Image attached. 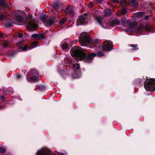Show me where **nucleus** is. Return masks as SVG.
Returning <instances> with one entry per match:
<instances>
[{
  "label": "nucleus",
  "mask_w": 155,
  "mask_h": 155,
  "mask_svg": "<svg viewBox=\"0 0 155 155\" xmlns=\"http://www.w3.org/2000/svg\"><path fill=\"white\" fill-rule=\"evenodd\" d=\"M71 54L73 56L78 58L80 60L84 59L86 62H89L94 57L96 54L92 53L86 57V54L83 51L82 48L79 46H76L73 47L71 50Z\"/></svg>",
  "instance_id": "f257e3e1"
},
{
  "label": "nucleus",
  "mask_w": 155,
  "mask_h": 155,
  "mask_svg": "<svg viewBox=\"0 0 155 155\" xmlns=\"http://www.w3.org/2000/svg\"><path fill=\"white\" fill-rule=\"evenodd\" d=\"M79 41L82 46H87L88 44L91 42V40L89 35L86 33H83L81 34Z\"/></svg>",
  "instance_id": "f03ea898"
},
{
  "label": "nucleus",
  "mask_w": 155,
  "mask_h": 155,
  "mask_svg": "<svg viewBox=\"0 0 155 155\" xmlns=\"http://www.w3.org/2000/svg\"><path fill=\"white\" fill-rule=\"evenodd\" d=\"M144 86L146 90L149 91H155V79L151 78L145 81Z\"/></svg>",
  "instance_id": "7ed1b4c3"
},
{
  "label": "nucleus",
  "mask_w": 155,
  "mask_h": 155,
  "mask_svg": "<svg viewBox=\"0 0 155 155\" xmlns=\"http://www.w3.org/2000/svg\"><path fill=\"white\" fill-rule=\"evenodd\" d=\"M26 26L27 28L31 31L35 30L38 27L36 22H35L32 17L30 16L27 17Z\"/></svg>",
  "instance_id": "20e7f679"
},
{
  "label": "nucleus",
  "mask_w": 155,
  "mask_h": 155,
  "mask_svg": "<svg viewBox=\"0 0 155 155\" xmlns=\"http://www.w3.org/2000/svg\"><path fill=\"white\" fill-rule=\"evenodd\" d=\"M32 76L29 78L28 76L27 77L28 81L29 82H32L38 81L40 80V78L37 71L35 69H33L31 70V72Z\"/></svg>",
  "instance_id": "39448f33"
},
{
  "label": "nucleus",
  "mask_w": 155,
  "mask_h": 155,
  "mask_svg": "<svg viewBox=\"0 0 155 155\" xmlns=\"http://www.w3.org/2000/svg\"><path fill=\"white\" fill-rule=\"evenodd\" d=\"M89 19V14L87 13H85L84 15L80 17L79 19L77 21V25L78 26L85 24L88 22Z\"/></svg>",
  "instance_id": "423d86ee"
},
{
  "label": "nucleus",
  "mask_w": 155,
  "mask_h": 155,
  "mask_svg": "<svg viewBox=\"0 0 155 155\" xmlns=\"http://www.w3.org/2000/svg\"><path fill=\"white\" fill-rule=\"evenodd\" d=\"M103 44V49L106 51L111 50L113 46L112 42L110 41H106L104 42Z\"/></svg>",
  "instance_id": "0eeeda50"
},
{
  "label": "nucleus",
  "mask_w": 155,
  "mask_h": 155,
  "mask_svg": "<svg viewBox=\"0 0 155 155\" xmlns=\"http://www.w3.org/2000/svg\"><path fill=\"white\" fill-rule=\"evenodd\" d=\"M73 68L74 69V72H75V74L73 77L75 78L78 77V76L80 74V66L78 63H76L73 64Z\"/></svg>",
  "instance_id": "6e6552de"
},
{
  "label": "nucleus",
  "mask_w": 155,
  "mask_h": 155,
  "mask_svg": "<svg viewBox=\"0 0 155 155\" xmlns=\"http://www.w3.org/2000/svg\"><path fill=\"white\" fill-rule=\"evenodd\" d=\"M37 155H56L51 152H48L47 149H41L37 152Z\"/></svg>",
  "instance_id": "1a4fd4ad"
},
{
  "label": "nucleus",
  "mask_w": 155,
  "mask_h": 155,
  "mask_svg": "<svg viewBox=\"0 0 155 155\" xmlns=\"http://www.w3.org/2000/svg\"><path fill=\"white\" fill-rule=\"evenodd\" d=\"M0 5L1 7L0 8V9L1 10V8H9L8 4L5 0H0Z\"/></svg>",
  "instance_id": "9d476101"
},
{
  "label": "nucleus",
  "mask_w": 155,
  "mask_h": 155,
  "mask_svg": "<svg viewBox=\"0 0 155 155\" xmlns=\"http://www.w3.org/2000/svg\"><path fill=\"white\" fill-rule=\"evenodd\" d=\"M65 12L66 14L72 17L74 15V9L70 8H67L66 9Z\"/></svg>",
  "instance_id": "9b49d317"
},
{
  "label": "nucleus",
  "mask_w": 155,
  "mask_h": 155,
  "mask_svg": "<svg viewBox=\"0 0 155 155\" xmlns=\"http://www.w3.org/2000/svg\"><path fill=\"white\" fill-rule=\"evenodd\" d=\"M54 23V20L52 18H50L47 20L46 21V25L48 26H52Z\"/></svg>",
  "instance_id": "f8f14e48"
},
{
  "label": "nucleus",
  "mask_w": 155,
  "mask_h": 155,
  "mask_svg": "<svg viewBox=\"0 0 155 155\" xmlns=\"http://www.w3.org/2000/svg\"><path fill=\"white\" fill-rule=\"evenodd\" d=\"M13 23L10 19H8L5 23V25L7 27H11L13 25Z\"/></svg>",
  "instance_id": "ddd939ff"
},
{
  "label": "nucleus",
  "mask_w": 155,
  "mask_h": 155,
  "mask_svg": "<svg viewBox=\"0 0 155 155\" xmlns=\"http://www.w3.org/2000/svg\"><path fill=\"white\" fill-rule=\"evenodd\" d=\"M104 16L106 17L107 16H109L111 13V12L110 9L107 8L105 9L104 10Z\"/></svg>",
  "instance_id": "4468645a"
},
{
  "label": "nucleus",
  "mask_w": 155,
  "mask_h": 155,
  "mask_svg": "<svg viewBox=\"0 0 155 155\" xmlns=\"http://www.w3.org/2000/svg\"><path fill=\"white\" fill-rule=\"evenodd\" d=\"M15 20L19 22H22L23 21V18L20 15H15Z\"/></svg>",
  "instance_id": "2eb2a0df"
},
{
  "label": "nucleus",
  "mask_w": 155,
  "mask_h": 155,
  "mask_svg": "<svg viewBox=\"0 0 155 155\" xmlns=\"http://www.w3.org/2000/svg\"><path fill=\"white\" fill-rule=\"evenodd\" d=\"M144 14L143 12H137L134 14V16L135 17H136L137 18H140L143 16Z\"/></svg>",
  "instance_id": "dca6fc26"
},
{
  "label": "nucleus",
  "mask_w": 155,
  "mask_h": 155,
  "mask_svg": "<svg viewBox=\"0 0 155 155\" xmlns=\"http://www.w3.org/2000/svg\"><path fill=\"white\" fill-rule=\"evenodd\" d=\"M119 23V21L117 19H114L112 21L111 26L112 27Z\"/></svg>",
  "instance_id": "f3484780"
},
{
  "label": "nucleus",
  "mask_w": 155,
  "mask_h": 155,
  "mask_svg": "<svg viewBox=\"0 0 155 155\" xmlns=\"http://www.w3.org/2000/svg\"><path fill=\"white\" fill-rule=\"evenodd\" d=\"M137 25V23L136 21H134L133 22H130L129 23V26L130 28H134Z\"/></svg>",
  "instance_id": "a211bd4d"
},
{
  "label": "nucleus",
  "mask_w": 155,
  "mask_h": 155,
  "mask_svg": "<svg viewBox=\"0 0 155 155\" xmlns=\"http://www.w3.org/2000/svg\"><path fill=\"white\" fill-rule=\"evenodd\" d=\"M63 42L61 43V47L63 50H65L66 49L68 48V44L63 43Z\"/></svg>",
  "instance_id": "6ab92c4d"
},
{
  "label": "nucleus",
  "mask_w": 155,
  "mask_h": 155,
  "mask_svg": "<svg viewBox=\"0 0 155 155\" xmlns=\"http://www.w3.org/2000/svg\"><path fill=\"white\" fill-rule=\"evenodd\" d=\"M143 26L142 25H140L139 28L136 30V32L137 33H140L143 31Z\"/></svg>",
  "instance_id": "aec40b11"
},
{
  "label": "nucleus",
  "mask_w": 155,
  "mask_h": 155,
  "mask_svg": "<svg viewBox=\"0 0 155 155\" xmlns=\"http://www.w3.org/2000/svg\"><path fill=\"white\" fill-rule=\"evenodd\" d=\"M103 18V17L101 16H97L96 17V19L99 24H101Z\"/></svg>",
  "instance_id": "412c9836"
},
{
  "label": "nucleus",
  "mask_w": 155,
  "mask_h": 155,
  "mask_svg": "<svg viewBox=\"0 0 155 155\" xmlns=\"http://www.w3.org/2000/svg\"><path fill=\"white\" fill-rule=\"evenodd\" d=\"M131 2L133 5L135 7H137L138 5V2L137 0H132Z\"/></svg>",
  "instance_id": "4be33fe9"
},
{
  "label": "nucleus",
  "mask_w": 155,
  "mask_h": 155,
  "mask_svg": "<svg viewBox=\"0 0 155 155\" xmlns=\"http://www.w3.org/2000/svg\"><path fill=\"white\" fill-rule=\"evenodd\" d=\"M28 48V47L26 45H25L24 46H20L18 47L19 50L22 49L23 51H26Z\"/></svg>",
  "instance_id": "5701e85b"
},
{
  "label": "nucleus",
  "mask_w": 155,
  "mask_h": 155,
  "mask_svg": "<svg viewBox=\"0 0 155 155\" xmlns=\"http://www.w3.org/2000/svg\"><path fill=\"white\" fill-rule=\"evenodd\" d=\"M130 46L133 48L132 50H137L138 49L137 47L138 45H137L131 44L130 45Z\"/></svg>",
  "instance_id": "b1692460"
},
{
  "label": "nucleus",
  "mask_w": 155,
  "mask_h": 155,
  "mask_svg": "<svg viewBox=\"0 0 155 155\" xmlns=\"http://www.w3.org/2000/svg\"><path fill=\"white\" fill-rule=\"evenodd\" d=\"M52 6L54 9L57 10L58 8L59 7V5L58 3L56 2L54 3Z\"/></svg>",
  "instance_id": "393cba45"
},
{
  "label": "nucleus",
  "mask_w": 155,
  "mask_h": 155,
  "mask_svg": "<svg viewBox=\"0 0 155 155\" xmlns=\"http://www.w3.org/2000/svg\"><path fill=\"white\" fill-rule=\"evenodd\" d=\"M122 24L123 26H127L128 24L127 21L125 20L122 21Z\"/></svg>",
  "instance_id": "a878e982"
},
{
  "label": "nucleus",
  "mask_w": 155,
  "mask_h": 155,
  "mask_svg": "<svg viewBox=\"0 0 155 155\" xmlns=\"http://www.w3.org/2000/svg\"><path fill=\"white\" fill-rule=\"evenodd\" d=\"M38 40L40 39H43L45 37L44 35L42 34H38Z\"/></svg>",
  "instance_id": "bb28decb"
},
{
  "label": "nucleus",
  "mask_w": 155,
  "mask_h": 155,
  "mask_svg": "<svg viewBox=\"0 0 155 155\" xmlns=\"http://www.w3.org/2000/svg\"><path fill=\"white\" fill-rule=\"evenodd\" d=\"M38 34H35L31 35L32 38H35L36 40H38Z\"/></svg>",
  "instance_id": "cd10ccee"
},
{
  "label": "nucleus",
  "mask_w": 155,
  "mask_h": 155,
  "mask_svg": "<svg viewBox=\"0 0 155 155\" xmlns=\"http://www.w3.org/2000/svg\"><path fill=\"white\" fill-rule=\"evenodd\" d=\"M8 45V42L7 41H5L3 44V46L4 48H7Z\"/></svg>",
  "instance_id": "c85d7f7f"
},
{
  "label": "nucleus",
  "mask_w": 155,
  "mask_h": 155,
  "mask_svg": "<svg viewBox=\"0 0 155 155\" xmlns=\"http://www.w3.org/2000/svg\"><path fill=\"white\" fill-rule=\"evenodd\" d=\"M65 21V19L64 18H63L61 20L59 21L60 24L63 25Z\"/></svg>",
  "instance_id": "c756f323"
},
{
  "label": "nucleus",
  "mask_w": 155,
  "mask_h": 155,
  "mask_svg": "<svg viewBox=\"0 0 155 155\" xmlns=\"http://www.w3.org/2000/svg\"><path fill=\"white\" fill-rule=\"evenodd\" d=\"M97 54L98 56L101 57L104 55V54L101 51H98L97 52Z\"/></svg>",
  "instance_id": "7c9ffc66"
},
{
  "label": "nucleus",
  "mask_w": 155,
  "mask_h": 155,
  "mask_svg": "<svg viewBox=\"0 0 155 155\" xmlns=\"http://www.w3.org/2000/svg\"><path fill=\"white\" fill-rule=\"evenodd\" d=\"M5 151V150L2 147H0V153H4Z\"/></svg>",
  "instance_id": "2f4dec72"
},
{
  "label": "nucleus",
  "mask_w": 155,
  "mask_h": 155,
  "mask_svg": "<svg viewBox=\"0 0 155 155\" xmlns=\"http://www.w3.org/2000/svg\"><path fill=\"white\" fill-rule=\"evenodd\" d=\"M126 12L127 9L126 8H124L123 9L122 11V13L123 14H124L126 13Z\"/></svg>",
  "instance_id": "473e14b6"
},
{
  "label": "nucleus",
  "mask_w": 155,
  "mask_h": 155,
  "mask_svg": "<svg viewBox=\"0 0 155 155\" xmlns=\"http://www.w3.org/2000/svg\"><path fill=\"white\" fill-rule=\"evenodd\" d=\"M38 43V42L37 41H35L33 43V45L34 47H36V46L35 45H37Z\"/></svg>",
  "instance_id": "72a5a7b5"
},
{
  "label": "nucleus",
  "mask_w": 155,
  "mask_h": 155,
  "mask_svg": "<svg viewBox=\"0 0 155 155\" xmlns=\"http://www.w3.org/2000/svg\"><path fill=\"white\" fill-rule=\"evenodd\" d=\"M23 42H24V41H20L17 43V45H20Z\"/></svg>",
  "instance_id": "f704fd0d"
},
{
  "label": "nucleus",
  "mask_w": 155,
  "mask_h": 155,
  "mask_svg": "<svg viewBox=\"0 0 155 155\" xmlns=\"http://www.w3.org/2000/svg\"><path fill=\"white\" fill-rule=\"evenodd\" d=\"M111 1L114 3H119V2L118 0H111Z\"/></svg>",
  "instance_id": "c9c22d12"
},
{
  "label": "nucleus",
  "mask_w": 155,
  "mask_h": 155,
  "mask_svg": "<svg viewBox=\"0 0 155 155\" xmlns=\"http://www.w3.org/2000/svg\"><path fill=\"white\" fill-rule=\"evenodd\" d=\"M89 6L91 8H92L93 7V3H90L89 4Z\"/></svg>",
  "instance_id": "e433bc0d"
},
{
  "label": "nucleus",
  "mask_w": 155,
  "mask_h": 155,
  "mask_svg": "<svg viewBox=\"0 0 155 155\" xmlns=\"http://www.w3.org/2000/svg\"><path fill=\"white\" fill-rule=\"evenodd\" d=\"M23 36V34L21 33H19L18 35V37L19 38H22Z\"/></svg>",
  "instance_id": "4c0bfd02"
},
{
  "label": "nucleus",
  "mask_w": 155,
  "mask_h": 155,
  "mask_svg": "<svg viewBox=\"0 0 155 155\" xmlns=\"http://www.w3.org/2000/svg\"><path fill=\"white\" fill-rule=\"evenodd\" d=\"M16 77L17 78L19 79L21 77V76L19 74H17L16 75Z\"/></svg>",
  "instance_id": "58836bf2"
},
{
  "label": "nucleus",
  "mask_w": 155,
  "mask_h": 155,
  "mask_svg": "<svg viewBox=\"0 0 155 155\" xmlns=\"http://www.w3.org/2000/svg\"><path fill=\"white\" fill-rule=\"evenodd\" d=\"M98 40H97V39H96V40H94H94H93V42H95V43H97V42H98Z\"/></svg>",
  "instance_id": "ea45409f"
},
{
  "label": "nucleus",
  "mask_w": 155,
  "mask_h": 155,
  "mask_svg": "<svg viewBox=\"0 0 155 155\" xmlns=\"http://www.w3.org/2000/svg\"><path fill=\"white\" fill-rule=\"evenodd\" d=\"M1 98L2 99V100L3 101H4V96H1Z\"/></svg>",
  "instance_id": "a19ab883"
},
{
  "label": "nucleus",
  "mask_w": 155,
  "mask_h": 155,
  "mask_svg": "<svg viewBox=\"0 0 155 155\" xmlns=\"http://www.w3.org/2000/svg\"><path fill=\"white\" fill-rule=\"evenodd\" d=\"M96 1H97V2H101L103 0H96Z\"/></svg>",
  "instance_id": "79ce46f5"
},
{
  "label": "nucleus",
  "mask_w": 155,
  "mask_h": 155,
  "mask_svg": "<svg viewBox=\"0 0 155 155\" xmlns=\"http://www.w3.org/2000/svg\"><path fill=\"white\" fill-rule=\"evenodd\" d=\"M2 35H3L2 33L0 32V37H1L2 36Z\"/></svg>",
  "instance_id": "37998d69"
},
{
  "label": "nucleus",
  "mask_w": 155,
  "mask_h": 155,
  "mask_svg": "<svg viewBox=\"0 0 155 155\" xmlns=\"http://www.w3.org/2000/svg\"><path fill=\"white\" fill-rule=\"evenodd\" d=\"M140 81H141V82H142V83H143V82H144V81H143V80H141Z\"/></svg>",
  "instance_id": "c03bdc74"
},
{
  "label": "nucleus",
  "mask_w": 155,
  "mask_h": 155,
  "mask_svg": "<svg viewBox=\"0 0 155 155\" xmlns=\"http://www.w3.org/2000/svg\"><path fill=\"white\" fill-rule=\"evenodd\" d=\"M2 106H1L0 105V109L1 108H2Z\"/></svg>",
  "instance_id": "a18cd8bd"
},
{
  "label": "nucleus",
  "mask_w": 155,
  "mask_h": 155,
  "mask_svg": "<svg viewBox=\"0 0 155 155\" xmlns=\"http://www.w3.org/2000/svg\"><path fill=\"white\" fill-rule=\"evenodd\" d=\"M148 31H150V28H149V29L148 30H147Z\"/></svg>",
  "instance_id": "49530a36"
},
{
  "label": "nucleus",
  "mask_w": 155,
  "mask_h": 155,
  "mask_svg": "<svg viewBox=\"0 0 155 155\" xmlns=\"http://www.w3.org/2000/svg\"><path fill=\"white\" fill-rule=\"evenodd\" d=\"M132 31H134L135 30L134 29H131Z\"/></svg>",
  "instance_id": "de8ad7c7"
},
{
  "label": "nucleus",
  "mask_w": 155,
  "mask_h": 155,
  "mask_svg": "<svg viewBox=\"0 0 155 155\" xmlns=\"http://www.w3.org/2000/svg\"><path fill=\"white\" fill-rule=\"evenodd\" d=\"M122 2H120V4H122Z\"/></svg>",
  "instance_id": "09e8293b"
},
{
  "label": "nucleus",
  "mask_w": 155,
  "mask_h": 155,
  "mask_svg": "<svg viewBox=\"0 0 155 155\" xmlns=\"http://www.w3.org/2000/svg\"><path fill=\"white\" fill-rule=\"evenodd\" d=\"M68 64H68L66 65H67V66H68Z\"/></svg>",
  "instance_id": "8fccbe9b"
}]
</instances>
